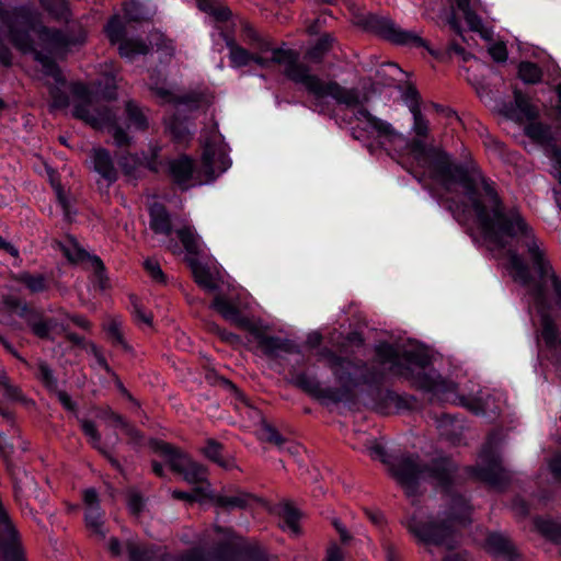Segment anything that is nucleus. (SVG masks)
Wrapping results in <instances>:
<instances>
[{
    "instance_id": "f704fd0d",
    "label": "nucleus",
    "mask_w": 561,
    "mask_h": 561,
    "mask_svg": "<svg viewBox=\"0 0 561 561\" xmlns=\"http://www.w3.org/2000/svg\"><path fill=\"white\" fill-rule=\"evenodd\" d=\"M222 446L214 439H208L206 446L203 448L204 455L211 461L225 469L234 468V462L230 458H225L221 454Z\"/></svg>"
},
{
    "instance_id": "13d9d810",
    "label": "nucleus",
    "mask_w": 561,
    "mask_h": 561,
    "mask_svg": "<svg viewBox=\"0 0 561 561\" xmlns=\"http://www.w3.org/2000/svg\"><path fill=\"white\" fill-rule=\"evenodd\" d=\"M41 310L31 308L26 302H22V305L15 310V313L25 320L28 328L32 330L33 323H35L37 316Z\"/></svg>"
},
{
    "instance_id": "3c124183",
    "label": "nucleus",
    "mask_w": 561,
    "mask_h": 561,
    "mask_svg": "<svg viewBox=\"0 0 561 561\" xmlns=\"http://www.w3.org/2000/svg\"><path fill=\"white\" fill-rule=\"evenodd\" d=\"M144 267L146 272L149 274V276L152 278V280L162 285L167 284V276L161 270L158 261L153 259H147L144 262Z\"/></svg>"
},
{
    "instance_id": "338daca9",
    "label": "nucleus",
    "mask_w": 561,
    "mask_h": 561,
    "mask_svg": "<svg viewBox=\"0 0 561 561\" xmlns=\"http://www.w3.org/2000/svg\"><path fill=\"white\" fill-rule=\"evenodd\" d=\"M122 430L128 436L130 443H134V444L141 443L144 436L135 426H133L131 424H129L127 422V423H124V427Z\"/></svg>"
},
{
    "instance_id": "6e6552de",
    "label": "nucleus",
    "mask_w": 561,
    "mask_h": 561,
    "mask_svg": "<svg viewBox=\"0 0 561 561\" xmlns=\"http://www.w3.org/2000/svg\"><path fill=\"white\" fill-rule=\"evenodd\" d=\"M362 25L365 30L375 33L391 44L413 48L423 47L427 49L431 55H435L430 48L427 41L422 38L416 32L402 28L388 16L368 14L362 20Z\"/></svg>"
},
{
    "instance_id": "5701e85b",
    "label": "nucleus",
    "mask_w": 561,
    "mask_h": 561,
    "mask_svg": "<svg viewBox=\"0 0 561 561\" xmlns=\"http://www.w3.org/2000/svg\"><path fill=\"white\" fill-rule=\"evenodd\" d=\"M124 547L130 561H152L163 557L161 547L144 543L137 538H128Z\"/></svg>"
},
{
    "instance_id": "f3484780",
    "label": "nucleus",
    "mask_w": 561,
    "mask_h": 561,
    "mask_svg": "<svg viewBox=\"0 0 561 561\" xmlns=\"http://www.w3.org/2000/svg\"><path fill=\"white\" fill-rule=\"evenodd\" d=\"M229 165V158L221 148L210 142L205 144L202 154V168L209 179H214L216 174L222 173Z\"/></svg>"
},
{
    "instance_id": "49530a36",
    "label": "nucleus",
    "mask_w": 561,
    "mask_h": 561,
    "mask_svg": "<svg viewBox=\"0 0 561 561\" xmlns=\"http://www.w3.org/2000/svg\"><path fill=\"white\" fill-rule=\"evenodd\" d=\"M178 237L188 254L196 255L198 253V238L191 228L179 229Z\"/></svg>"
},
{
    "instance_id": "6ab92c4d",
    "label": "nucleus",
    "mask_w": 561,
    "mask_h": 561,
    "mask_svg": "<svg viewBox=\"0 0 561 561\" xmlns=\"http://www.w3.org/2000/svg\"><path fill=\"white\" fill-rule=\"evenodd\" d=\"M92 169L108 184L116 182L118 172L111 153L104 148H93L90 152Z\"/></svg>"
},
{
    "instance_id": "de8ad7c7",
    "label": "nucleus",
    "mask_w": 561,
    "mask_h": 561,
    "mask_svg": "<svg viewBox=\"0 0 561 561\" xmlns=\"http://www.w3.org/2000/svg\"><path fill=\"white\" fill-rule=\"evenodd\" d=\"M106 35L112 44L125 41V26L117 16L112 18L105 26Z\"/></svg>"
},
{
    "instance_id": "ddd939ff",
    "label": "nucleus",
    "mask_w": 561,
    "mask_h": 561,
    "mask_svg": "<svg viewBox=\"0 0 561 561\" xmlns=\"http://www.w3.org/2000/svg\"><path fill=\"white\" fill-rule=\"evenodd\" d=\"M206 496L215 506H217V514L230 513L234 510H245L253 502L259 501L254 494L244 492L240 489H228L219 493L207 494Z\"/></svg>"
},
{
    "instance_id": "f257e3e1",
    "label": "nucleus",
    "mask_w": 561,
    "mask_h": 561,
    "mask_svg": "<svg viewBox=\"0 0 561 561\" xmlns=\"http://www.w3.org/2000/svg\"><path fill=\"white\" fill-rule=\"evenodd\" d=\"M409 150L417 165L428 171L430 176L446 191L455 186L461 188L463 201L444 199V206L459 224L468 219L470 210L490 250H503L512 240H516L526 250L539 282L533 284L528 264L515 249H507L508 264L515 280L529 286L535 307L540 314L541 337L550 350H561V336L553 318L549 314V301L546 285L550 283L556 302L561 308V278L553 271L542 243L535 237L533 229L516 206L505 205L495 183L484 176L472 160L454 163L449 154L438 147H427L421 139H413Z\"/></svg>"
},
{
    "instance_id": "9b49d317",
    "label": "nucleus",
    "mask_w": 561,
    "mask_h": 561,
    "mask_svg": "<svg viewBox=\"0 0 561 561\" xmlns=\"http://www.w3.org/2000/svg\"><path fill=\"white\" fill-rule=\"evenodd\" d=\"M480 462L471 468L472 473L490 486L503 490L511 481L510 472L502 466L499 454L488 442L479 455Z\"/></svg>"
},
{
    "instance_id": "39448f33",
    "label": "nucleus",
    "mask_w": 561,
    "mask_h": 561,
    "mask_svg": "<svg viewBox=\"0 0 561 561\" xmlns=\"http://www.w3.org/2000/svg\"><path fill=\"white\" fill-rule=\"evenodd\" d=\"M470 507L461 495H450L449 511L445 518L437 520H419L412 518L409 523L410 533L425 545L444 547L451 550L457 545L455 524L466 525L469 523Z\"/></svg>"
},
{
    "instance_id": "c9c22d12",
    "label": "nucleus",
    "mask_w": 561,
    "mask_h": 561,
    "mask_svg": "<svg viewBox=\"0 0 561 561\" xmlns=\"http://www.w3.org/2000/svg\"><path fill=\"white\" fill-rule=\"evenodd\" d=\"M334 38L329 35L324 34L322 35L317 43L308 49L306 53V57L316 64H319L322 61L323 57L330 51L332 48Z\"/></svg>"
},
{
    "instance_id": "69168bd1",
    "label": "nucleus",
    "mask_w": 561,
    "mask_h": 561,
    "mask_svg": "<svg viewBox=\"0 0 561 561\" xmlns=\"http://www.w3.org/2000/svg\"><path fill=\"white\" fill-rule=\"evenodd\" d=\"M332 526L335 528L336 533L339 534L340 540L344 545H350L353 540L352 535L347 530L346 526L337 518H334L332 520Z\"/></svg>"
},
{
    "instance_id": "72a5a7b5",
    "label": "nucleus",
    "mask_w": 561,
    "mask_h": 561,
    "mask_svg": "<svg viewBox=\"0 0 561 561\" xmlns=\"http://www.w3.org/2000/svg\"><path fill=\"white\" fill-rule=\"evenodd\" d=\"M125 113L129 122V126L136 130L145 131L149 128V122L146 113L134 101L126 102Z\"/></svg>"
},
{
    "instance_id": "c03bdc74",
    "label": "nucleus",
    "mask_w": 561,
    "mask_h": 561,
    "mask_svg": "<svg viewBox=\"0 0 561 561\" xmlns=\"http://www.w3.org/2000/svg\"><path fill=\"white\" fill-rule=\"evenodd\" d=\"M526 135L541 144L548 142L551 139L550 127L538 122L529 123L525 128Z\"/></svg>"
},
{
    "instance_id": "2f4dec72",
    "label": "nucleus",
    "mask_w": 561,
    "mask_h": 561,
    "mask_svg": "<svg viewBox=\"0 0 561 561\" xmlns=\"http://www.w3.org/2000/svg\"><path fill=\"white\" fill-rule=\"evenodd\" d=\"M198 9L217 22H228L232 15L230 9L221 0H196Z\"/></svg>"
},
{
    "instance_id": "4d7b16f0",
    "label": "nucleus",
    "mask_w": 561,
    "mask_h": 561,
    "mask_svg": "<svg viewBox=\"0 0 561 561\" xmlns=\"http://www.w3.org/2000/svg\"><path fill=\"white\" fill-rule=\"evenodd\" d=\"M49 94L51 96V107L53 108H65L69 105L68 94L64 90H61L58 85L51 87L49 90Z\"/></svg>"
},
{
    "instance_id": "e433bc0d",
    "label": "nucleus",
    "mask_w": 561,
    "mask_h": 561,
    "mask_svg": "<svg viewBox=\"0 0 561 561\" xmlns=\"http://www.w3.org/2000/svg\"><path fill=\"white\" fill-rule=\"evenodd\" d=\"M65 255L71 262H80L89 257L98 275H101L105 270L104 264L99 256H90L85 250L79 248L77 244H73L72 248H66Z\"/></svg>"
},
{
    "instance_id": "393cba45",
    "label": "nucleus",
    "mask_w": 561,
    "mask_h": 561,
    "mask_svg": "<svg viewBox=\"0 0 561 561\" xmlns=\"http://www.w3.org/2000/svg\"><path fill=\"white\" fill-rule=\"evenodd\" d=\"M149 227L154 233L167 237L171 234V217L164 205L153 203L149 207Z\"/></svg>"
},
{
    "instance_id": "7c9ffc66",
    "label": "nucleus",
    "mask_w": 561,
    "mask_h": 561,
    "mask_svg": "<svg viewBox=\"0 0 561 561\" xmlns=\"http://www.w3.org/2000/svg\"><path fill=\"white\" fill-rule=\"evenodd\" d=\"M355 117L356 119H366L368 125L376 130L378 136L388 137L389 139H393L398 136L389 123L374 116L365 107H359L355 113Z\"/></svg>"
},
{
    "instance_id": "b1692460",
    "label": "nucleus",
    "mask_w": 561,
    "mask_h": 561,
    "mask_svg": "<svg viewBox=\"0 0 561 561\" xmlns=\"http://www.w3.org/2000/svg\"><path fill=\"white\" fill-rule=\"evenodd\" d=\"M505 113L516 121H533L537 116V110L530 104L528 98L520 91L514 92V103L505 106Z\"/></svg>"
},
{
    "instance_id": "4c0bfd02",
    "label": "nucleus",
    "mask_w": 561,
    "mask_h": 561,
    "mask_svg": "<svg viewBox=\"0 0 561 561\" xmlns=\"http://www.w3.org/2000/svg\"><path fill=\"white\" fill-rule=\"evenodd\" d=\"M119 55L126 58H134L137 55H146L149 46L141 39H125L118 46Z\"/></svg>"
},
{
    "instance_id": "cd10ccee",
    "label": "nucleus",
    "mask_w": 561,
    "mask_h": 561,
    "mask_svg": "<svg viewBox=\"0 0 561 561\" xmlns=\"http://www.w3.org/2000/svg\"><path fill=\"white\" fill-rule=\"evenodd\" d=\"M85 527L90 536L96 540H104L107 534L105 528L104 512L101 510H89L84 512Z\"/></svg>"
},
{
    "instance_id": "473e14b6",
    "label": "nucleus",
    "mask_w": 561,
    "mask_h": 561,
    "mask_svg": "<svg viewBox=\"0 0 561 561\" xmlns=\"http://www.w3.org/2000/svg\"><path fill=\"white\" fill-rule=\"evenodd\" d=\"M190 266L192 268V273L194 276V280L201 286L203 289L207 291H214L217 289V284L210 273L209 268L202 265L197 262L196 259H190Z\"/></svg>"
},
{
    "instance_id": "c85d7f7f",
    "label": "nucleus",
    "mask_w": 561,
    "mask_h": 561,
    "mask_svg": "<svg viewBox=\"0 0 561 561\" xmlns=\"http://www.w3.org/2000/svg\"><path fill=\"white\" fill-rule=\"evenodd\" d=\"M277 513L283 519L284 527L293 535L298 536L300 534V512L290 502L284 501L277 505Z\"/></svg>"
},
{
    "instance_id": "f8f14e48",
    "label": "nucleus",
    "mask_w": 561,
    "mask_h": 561,
    "mask_svg": "<svg viewBox=\"0 0 561 561\" xmlns=\"http://www.w3.org/2000/svg\"><path fill=\"white\" fill-rule=\"evenodd\" d=\"M11 43L22 53H32L34 59L42 65L43 72L51 77L59 85H65L66 79L58 65L48 56L36 50L33 46V39L27 31H20L15 26H7Z\"/></svg>"
},
{
    "instance_id": "412c9836",
    "label": "nucleus",
    "mask_w": 561,
    "mask_h": 561,
    "mask_svg": "<svg viewBox=\"0 0 561 561\" xmlns=\"http://www.w3.org/2000/svg\"><path fill=\"white\" fill-rule=\"evenodd\" d=\"M168 174L172 181L181 188L188 187L187 183L192 179L195 167L194 161L188 156H180L171 159L167 163Z\"/></svg>"
},
{
    "instance_id": "6e6d98bb",
    "label": "nucleus",
    "mask_w": 561,
    "mask_h": 561,
    "mask_svg": "<svg viewBox=\"0 0 561 561\" xmlns=\"http://www.w3.org/2000/svg\"><path fill=\"white\" fill-rule=\"evenodd\" d=\"M80 423L82 432L84 433L85 436L90 438L93 447L100 448L101 435L96 428L95 423L90 420H82Z\"/></svg>"
},
{
    "instance_id": "e2e57ef3",
    "label": "nucleus",
    "mask_w": 561,
    "mask_h": 561,
    "mask_svg": "<svg viewBox=\"0 0 561 561\" xmlns=\"http://www.w3.org/2000/svg\"><path fill=\"white\" fill-rule=\"evenodd\" d=\"M463 18L472 31H479L482 27L481 19L476 12L468 5L466 9H460Z\"/></svg>"
},
{
    "instance_id": "37998d69",
    "label": "nucleus",
    "mask_w": 561,
    "mask_h": 561,
    "mask_svg": "<svg viewBox=\"0 0 561 561\" xmlns=\"http://www.w3.org/2000/svg\"><path fill=\"white\" fill-rule=\"evenodd\" d=\"M257 435L261 440L273 444L278 448H283L284 445L288 443L287 439L282 436L275 427L267 423L262 424Z\"/></svg>"
},
{
    "instance_id": "7ed1b4c3",
    "label": "nucleus",
    "mask_w": 561,
    "mask_h": 561,
    "mask_svg": "<svg viewBox=\"0 0 561 561\" xmlns=\"http://www.w3.org/2000/svg\"><path fill=\"white\" fill-rule=\"evenodd\" d=\"M271 57H263L265 51L253 50L252 62L266 68L271 62L283 67L284 76L304 87V89L317 100L331 96L337 104L346 107H356L360 104L359 91L356 88L347 89L336 81H324L317 75L311 73L308 65L299 61V54L293 49L272 48Z\"/></svg>"
},
{
    "instance_id": "a19ab883",
    "label": "nucleus",
    "mask_w": 561,
    "mask_h": 561,
    "mask_svg": "<svg viewBox=\"0 0 561 561\" xmlns=\"http://www.w3.org/2000/svg\"><path fill=\"white\" fill-rule=\"evenodd\" d=\"M518 76L524 82L535 84L541 81L542 71L536 64L523 61L518 67Z\"/></svg>"
},
{
    "instance_id": "f03ea898",
    "label": "nucleus",
    "mask_w": 561,
    "mask_h": 561,
    "mask_svg": "<svg viewBox=\"0 0 561 561\" xmlns=\"http://www.w3.org/2000/svg\"><path fill=\"white\" fill-rule=\"evenodd\" d=\"M368 451L373 459L388 466L391 476L408 496L417 495L420 484L424 481L447 490L456 471V465L447 457L434 458L430 462H425L417 454H403L392 458L378 443L368 447Z\"/></svg>"
},
{
    "instance_id": "603ef678",
    "label": "nucleus",
    "mask_w": 561,
    "mask_h": 561,
    "mask_svg": "<svg viewBox=\"0 0 561 561\" xmlns=\"http://www.w3.org/2000/svg\"><path fill=\"white\" fill-rule=\"evenodd\" d=\"M0 390L3 391V394L9 399L18 400L21 398V390L11 383L4 370H0Z\"/></svg>"
},
{
    "instance_id": "c756f323",
    "label": "nucleus",
    "mask_w": 561,
    "mask_h": 561,
    "mask_svg": "<svg viewBox=\"0 0 561 561\" xmlns=\"http://www.w3.org/2000/svg\"><path fill=\"white\" fill-rule=\"evenodd\" d=\"M61 325L64 324L59 323L56 318H46L43 312L39 311L31 331L36 337L41 340L54 341L53 332H60Z\"/></svg>"
},
{
    "instance_id": "4be33fe9",
    "label": "nucleus",
    "mask_w": 561,
    "mask_h": 561,
    "mask_svg": "<svg viewBox=\"0 0 561 561\" xmlns=\"http://www.w3.org/2000/svg\"><path fill=\"white\" fill-rule=\"evenodd\" d=\"M220 36L229 49V60L233 68H241L250 65L253 59V50L247 49L227 30L220 28Z\"/></svg>"
},
{
    "instance_id": "1a4fd4ad",
    "label": "nucleus",
    "mask_w": 561,
    "mask_h": 561,
    "mask_svg": "<svg viewBox=\"0 0 561 561\" xmlns=\"http://www.w3.org/2000/svg\"><path fill=\"white\" fill-rule=\"evenodd\" d=\"M149 446L154 453L164 457L172 471L182 474L186 482L193 484L207 482V469L193 461L174 445L161 439H151Z\"/></svg>"
},
{
    "instance_id": "aec40b11",
    "label": "nucleus",
    "mask_w": 561,
    "mask_h": 561,
    "mask_svg": "<svg viewBox=\"0 0 561 561\" xmlns=\"http://www.w3.org/2000/svg\"><path fill=\"white\" fill-rule=\"evenodd\" d=\"M486 548L493 558L514 561L520 558V553L514 542L501 533L490 534L486 538Z\"/></svg>"
},
{
    "instance_id": "09e8293b",
    "label": "nucleus",
    "mask_w": 561,
    "mask_h": 561,
    "mask_svg": "<svg viewBox=\"0 0 561 561\" xmlns=\"http://www.w3.org/2000/svg\"><path fill=\"white\" fill-rule=\"evenodd\" d=\"M537 529L547 538L558 541L561 538V526L549 519H537Z\"/></svg>"
},
{
    "instance_id": "774afa93",
    "label": "nucleus",
    "mask_w": 561,
    "mask_h": 561,
    "mask_svg": "<svg viewBox=\"0 0 561 561\" xmlns=\"http://www.w3.org/2000/svg\"><path fill=\"white\" fill-rule=\"evenodd\" d=\"M549 468L553 474V477L561 481V453L556 454L550 462Z\"/></svg>"
},
{
    "instance_id": "052dcab7",
    "label": "nucleus",
    "mask_w": 561,
    "mask_h": 561,
    "mask_svg": "<svg viewBox=\"0 0 561 561\" xmlns=\"http://www.w3.org/2000/svg\"><path fill=\"white\" fill-rule=\"evenodd\" d=\"M82 501H83L85 511H89L92 508L101 510L99 494L94 488H89V489L83 490Z\"/></svg>"
},
{
    "instance_id": "423d86ee",
    "label": "nucleus",
    "mask_w": 561,
    "mask_h": 561,
    "mask_svg": "<svg viewBox=\"0 0 561 561\" xmlns=\"http://www.w3.org/2000/svg\"><path fill=\"white\" fill-rule=\"evenodd\" d=\"M376 363L380 368H387L392 375L412 380L415 387L431 390L432 380L422 371L428 364L430 357L419 350H405L399 352L389 343L376 346Z\"/></svg>"
},
{
    "instance_id": "9d476101",
    "label": "nucleus",
    "mask_w": 561,
    "mask_h": 561,
    "mask_svg": "<svg viewBox=\"0 0 561 561\" xmlns=\"http://www.w3.org/2000/svg\"><path fill=\"white\" fill-rule=\"evenodd\" d=\"M72 114L76 118L83 121L93 128H107L117 147L124 148L130 145L131 138L118 125L116 114L108 106L90 108L85 102L78 103L75 105Z\"/></svg>"
},
{
    "instance_id": "5fc2aeb1",
    "label": "nucleus",
    "mask_w": 561,
    "mask_h": 561,
    "mask_svg": "<svg viewBox=\"0 0 561 561\" xmlns=\"http://www.w3.org/2000/svg\"><path fill=\"white\" fill-rule=\"evenodd\" d=\"M38 377L46 388L51 391L57 390V380L54 377L53 370L44 362L38 364Z\"/></svg>"
},
{
    "instance_id": "58836bf2",
    "label": "nucleus",
    "mask_w": 561,
    "mask_h": 561,
    "mask_svg": "<svg viewBox=\"0 0 561 561\" xmlns=\"http://www.w3.org/2000/svg\"><path fill=\"white\" fill-rule=\"evenodd\" d=\"M42 7L56 21H68L70 12L65 0H39Z\"/></svg>"
},
{
    "instance_id": "0eeeda50",
    "label": "nucleus",
    "mask_w": 561,
    "mask_h": 561,
    "mask_svg": "<svg viewBox=\"0 0 561 561\" xmlns=\"http://www.w3.org/2000/svg\"><path fill=\"white\" fill-rule=\"evenodd\" d=\"M201 543L218 557H228L239 551L248 561H267L265 549L257 542H247L231 528L214 526L206 530Z\"/></svg>"
},
{
    "instance_id": "680f3d73",
    "label": "nucleus",
    "mask_w": 561,
    "mask_h": 561,
    "mask_svg": "<svg viewBox=\"0 0 561 561\" xmlns=\"http://www.w3.org/2000/svg\"><path fill=\"white\" fill-rule=\"evenodd\" d=\"M124 14L125 18L129 21L139 22L142 20L141 12L139 10V4L135 0H129L124 3Z\"/></svg>"
},
{
    "instance_id": "ea45409f",
    "label": "nucleus",
    "mask_w": 561,
    "mask_h": 561,
    "mask_svg": "<svg viewBox=\"0 0 561 561\" xmlns=\"http://www.w3.org/2000/svg\"><path fill=\"white\" fill-rule=\"evenodd\" d=\"M388 407L394 408L398 411L411 410L415 407L416 400L412 396H402L394 391L388 390L383 398Z\"/></svg>"
},
{
    "instance_id": "a18cd8bd",
    "label": "nucleus",
    "mask_w": 561,
    "mask_h": 561,
    "mask_svg": "<svg viewBox=\"0 0 561 561\" xmlns=\"http://www.w3.org/2000/svg\"><path fill=\"white\" fill-rule=\"evenodd\" d=\"M19 280L26 286L31 293H42L47 289V283L43 275H33L23 273L20 275Z\"/></svg>"
},
{
    "instance_id": "a878e982",
    "label": "nucleus",
    "mask_w": 561,
    "mask_h": 561,
    "mask_svg": "<svg viewBox=\"0 0 561 561\" xmlns=\"http://www.w3.org/2000/svg\"><path fill=\"white\" fill-rule=\"evenodd\" d=\"M0 21L5 26H15L18 23L32 25L34 21V12L31 8L24 5L7 9L2 4Z\"/></svg>"
},
{
    "instance_id": "20e7f679",
    "label": "nucleus",
    "mask_w": 561,
    "mask_h": 561,
    "mask_svg": "<svg viewBox=\"0 0 561 561\" xmlns=\"http://www.w3.org/2000/svg\"><path fill=\"white\" fill-rule=\"evenodd\" d=\"M318 360L324 362L332 371L337 390H342V401L348 399L355 388L362 385H381L386 373L380 366L368 365L359 358H351L336 354L329 347H322L317 352Z\"/></svg>"
},
{
    "instance_id": "2eb2a0df",
    "label": "nucleus",
    "mask_w": 561,
    "mask_h": 561,
    "mask_svg": "<svg viewBox=\"0 0 561 561\" xmlns=\"http://www.w3.org/2000/svg\"><path fill=\"white\" fill-rule=\"evenodd\" d=\"M42 43L47 45L51 51H59L69 46L81 45L85 41V32L79 26L77 33H65L59 30L41 26L37 30Z\"/></svg>"
},
{
    "instance_id": "8fccbe9b",
    "label": "nucleus",
    "mask_w": 561,
    "mask_h": 561,
    "mask_svg": "<svg viewBox=\"0 0 561 561\" xmlns=\"http://www.w3.org/2000/svg\"><path fill=\"white\" fill-rule=\"evenodd\" d=\"M410 111L413 114V129L417 136H426L428 131V121L421 113L420 104L412 103Z\"/></svg>"
},
{
    "instance_id": "bb28decb",
    "label": "nucleus",
    "mask_w": 561,
    "mask_h": 561,
    "mask_svg": "<svg viewBox=\"0 0 561 561\" xmlns=\"http://www.w3.org/2000/svg\"><path fill=\"white\" fill-rule=\"evenodd\" d=\"M241 41L251 49L257 51H270L271 42L263 37L250 23L241 24Z\"/></svg>"
},
{
    "instance_id": "4468645a",
    "label": "nucleus",
    "mask_w": 561,
    "mask_h": 561,
    "mask_svg": "<svg viewBox=\"0 0 561 561\" xmlns=\"http://www.w3.org/2000/svg\"><path fill=\"white\" fill-rule=\"evenodd\" d=\"M251 335L257 342L259 348L267 357H278L282 353L295 354L299 353V346L288 339L266 335L256 324L250 330Z\"/></svg>"
},
{
    "instance_id": "864d4df0",
    "label": "nucleus",
    "mask_w": 561,
    "mask_h": 561,
    "mask_svg": "<svg viewBox=\"0 0 561 561\" xmlns=\"http://www.w3.org/2000/svg\"><path fill=\"white\" fill-rule=\"evenodd\" d=\"M170 133L173 139L179 144L187 142L191 139V131L178 119L172 121L170 124Z\"/></svg>"
},
{
    "instance_id": "a211bd4d",
    "label": "nucleus",
    "mask_w": 561,
    "mask_h": 561,
    "mask_svg": "<svg viewBox=\"0 0 561 561\" xmlns=\"http://www.w3.org/2000/svg\"><path fill=\"white\" fill-rule=\"evenodd\" d=\"M211 308H214L225 320L230 321L240 329L250 332L255 324L248 317H244L239 308L224 296H216L211 302Z\"/></svg>"
},
{
    "instance_id": "0e129e2a",
    "label": "nucleus",
    "mask_w": 561,
    "mask_h": 561,
    "mask_svg": "<svg viewBox=\"0 0 561 561\" xmlns=\"http://www.w3.org/2000/svg\"><path fill=\"white\" fill-rule=\"evenodd\" d=\"M489 54L496 62H504L507 59V49L504 43H495L489 48Z\"/></svg>"
},
{
    "instance_id": "dca6fc26",
    "label": "nucleus",
    "mask_w": 561,
    "mask_h": 561,
    "mask_svg": "<svg viewBox=\"0 0 561 561\" xmlns=\"http://www.w3.org/2000/svg\"><path fill=\"white\" fill-rule=\"evenodd\" d=\"M291 382L316 399L329 400L334 403L342 401V390H337L334 387L323 388L316 376L298 373L293 377Z\"/></svg>"
},
{
    "instance_id": "bf43d9fd",
    "label": "nucleus",
    "mask_w": 561,
    "mask_h": 561,
    "mask_svg": "<svg viewBox=\"0 0 561 561\" xmlns=\"http://www.w3.org/2000/svg\"><path fill=\"white\" fill-rule=\"evenodd\" d=\"M107 334L112 340V343L115 345L122 346L124 350L128 351L129 346L124 340L123 333L121 331V325L116 321H112L107 327Z\"/></svg>"
},
{
    "instance_id": "79ce46f5",
    "label": "nucleus",
    "mask_w": 561,
    "mask_h": 561,
    "mask_svg": "<svg viewBox=\"0 0 561 561\" xmlns=\"http://www.w3.org/2000/svg\"><path fill=\"white\" fill-rule=\"evenodd\" d=\"M129 298L131 301V314L134 321L137 324H145L147 327H151L153 320L152 313L141 305V302L136 296L131 295Z\"/></svg>"
}]
</instances>
